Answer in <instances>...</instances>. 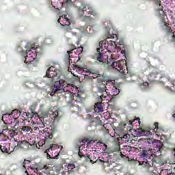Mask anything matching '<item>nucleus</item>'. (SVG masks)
Segmentation results:
<instances>
[{
  "mask_svg": "<svg viewBox=\"0 0 175 175\" xmlns=\"http://www.w3.org/2000/svg\"><path fill=\"white\" fill-rule=\"evenodd\" d=\"M117 45L116 42L109 41L104 40L99 42V48H97V53L94 55V58L98 62H102V64H106L105 60L107 58V56H103V50H106L109 53L116 52V49Z\"/></svg>",
  "mask_w": 175,
  "mask_h": 175,
  "instance_id": "nucleus-1",
  "label": "nucleus"
},
{
  "mask_svg": "<svg viewBox=\"0 0 175 175\" xmlns=\"http://www.w3.org/2000/svg\"><path fill=\"white\" fill-rule=\"evenodd\" d=\"M105 63H102L103 65L108 66H112L113 69L118 70V72H120L122 75H129L128 71V67H126V62L124 60H118L114 61L113 59H109L107 60H105Z\"/></svg>",
  "mask_w": 175,
  "mask_h": 175,
  "instance_id": "nucleus-2",
  "label": "nucleus"
},
{
  "mask_svg": "<svg viewBox=\"0 0 175 175\" xmlns=\"http://www.w3.org/2000/svg\"><path fill=\"white\" fill-rule=\"evenodd\" d=\"M42 53H43V50L41 48H36L33 45H31L30 49H27L26 50V56L24 57V62L25 64H31L35 61L36 57L38 55H42Z\"/></svg>",
  "mask_w": 175,
  "mask_h": 175,
  "instance_id": "nucleus-3",
  "label": "nucleus"
},
{
  "mask_svg": "<svg viewBox=\"0 0 175 175\" xmlns=\"http://www.w3.org/2000/svg\"><path fill=\"white\" fill-rule=\"evenodd\" d=\"M66 95H68L70 99V101L68 102L67 106L69 109H72V107H77V109H80V107L77 105V104H75L76 102L77 103H80L82 102L83 97L80 96L79 94H75L71 92L70 91L66 90Z\"/></svg>",
  "mask_w": 175,
  "mask_h": 175,
  "instance_id": "nucleus-4",
  "label": "nucleus"
},
{
  "mask_svg": "<svg viewBox=\"0 0 175 175\" xmlns=\"http://www.w3.org/2000/svg\"><path fill=\"white\" fill-rule=\"evenodd\" d=\"M65 85H66V81L64 79H60L55 82V85L50 88L48 94H50L51 96H54V95L58 94L59 91H62V88L63 91H65Z\"/></svg>",
  "mask_w": 175,
  "mask_h": 175,
  "instance_id": "nucleus-5",
  "label": "nucleus"
},
{
  "mask_svg": "<svg viewBox=\"0 0 175 175\" xmlns=\"http://www.w3.org/2000/svg\"><path fill=\"white\" fill-rule=\"evenodd\" d=\"M31 161L25 159L23 163V169H25V173L27 175H29V174H28V172H33V173H38L39 170H42V168L39 167V165L38 163L31 165Z\"/></svg>",
  "mask_w": 175,
  "mask_h": 175,
  "instance_id": "nucleus-6",
  "label": "nucleus"
},
{
  "mask_svg": "<svg viewBox=\"0 0 175 175\" xmlns=\"http://www.w3.org/2000/svg\"><path fill=\"white\" fill-rule=\"evenodd\" d=\"M106 85H107V81L104 83L100 82L96 85L98 92L101 94L100 96L101 100H109V93L107 92L109 90H107Z\"/></svg>",
  "mask_w": 175,
  "mask_h": 175,
  "instance_id": "nucleus-7",
  "label": "nucleus"
},
{
  "mask_svg": "<svg viewBox=\"0 0 175 175\" xmlns=\"http://www.w3.org/2000/svg\"><path fill=\"white\" fill-rule=\"evenodd\" d=\"M98 156L96 154H87L86 157V161L85 162H90V163H100L101 165H105V166H107V167H110V163L109 161H105V158L102 157L101 159H98Z\"/></svg>",
  "mask_w": 175,
  "mask_h": 175,
  "instance_id": "nucleus-8",
  "label": "nucleus"
},
{
  "mask_svg": "<svg viewBox=\"0 0 175 175\" xmlns=\"http://www.w3.org/2000/svg\"><path fill=\"white\" fill-rule=\"evenodd\" d=\"M140 157L144 158L145 161H143V163H146L147 166L152 167L154 166V157L152 154L148 153L147 150H142L140 152Z\"/></svg>",
  "mask_w": 175,
  "mask_h": 175,
  "instance_id": "nucleus-9",
  "label": "nucleus"
},
{
  "mask_svg": "<svg viewBox=\"0 0 175 175\" xmlns=\"http://www.w3.org/2000/svg\"><path fill=\"white\" fill-rule=\"evenodd\" d=\"M81 8L82 10H79V14L81 16H84V12H85L86 14H92V16H94V17H96V12H95V10L92 8V7L82 3L81 4Z\"/></svg>",
  "mask_w": 175,
  "mask_h": 175,
  "instance_id": "nucleus-10",
  "label": "nucleus"
},
{
  "mask_svg": "<svg viewBox=\"0 0 175 175\" xmlns=\"http://www.w3.org/2000/svg\"><path fill=\"white\" fill-rule=\"evenodd\" d=\"M54 148H60L61 150H62V148H64V147L62 146H58L56 144L51 145V147L49 149H46L44 152V153L46 154L47 159H58L59 153H57V154L55 157H53V155L51 156V155H50V154H49V152H50V150L53 151V150H54Z\"/></svg>",
  "mask_w": 175,
  "mask_h": 175,
  "instance_id": "nucleus-11",
  "label": "nucleus"
},
{
  "mask_svg": "<svg viewBox=\"0 0 175 175\" xmlns=\"http://www.w3.org/2000/svg\"><path fill=\"white\" fill-rule=\"evenodd\" d=\"M12 117L14 126H11V128L14 129L16 125H18L20 122H18V117L21 115V112L18 109H14L11 113H10Z\"/></svg>",
  "mask_w": 175,
  "mask_h": 175,
  "instance_id": "nucleus-12",
  "label": "nucleus"
},
{
  "mask_svg": "<svg viewBox=\"0 0 175 175\" xmlns=\"http://www.w3.org/2000/svg\"><path fill=\"white\" fill-rule=\"evenodd\" d=\"M57 76V71H55V67L51 66L49 67L46 72V75L44 77H47L48 79H54Z\"/></svg>",
  "mask_w": 175,
  "mask_h": 175,
  "instance_id": "nucleus-13",
  "label": "nucleus"
},
{
  "mask_svg": "<svg viewBox=\"0 0 175 175\" xmlns=\"http://www.w3.org/2000/svg\"><path fill=\"white\" fill-rule=\"evenodd\" d=\"M57 23H59L62 27L65 25H70V19L66 18V15H62L59 16Z\"/></svg>",
  "mask_w": 175,
  "mask_h": 175,
  "instance_id": "nucleus-14",
  "label": "nucleus"
},
{
  "mask_svg": "<svg viewBox=\"0 0 175 175\" xmlns=\"http://www.w3.org/2000/svg\"><path fill=\"white\" fill-rule=\"evenodd\" d=\"M1 120L3 122H7V124H11L13 125V118L12 117V115L9 113H6L3 114V116L1 118Z\"/></svg>",
  "mask_w": 175,
  "mask_h": 175,
  "instance_id": "nucleus-15",
  "label": "nucleus"
},
{
  "mask_svg": "<svg viewBox=\"0 0 175 175\" xmlns=\"http://www.w3.org/2000/svg\"><path fill=\"white\" fill-rule=\"evenodd\" d=\"M152 146L153 147V150H154V152H159V151H161L163 144H162L159 140L154 139V142H152Z\"/></svg>",
  "mask_w": 175,
  "mask_h": 175,
  "instance_id": "nucleus-16",
  "label": "nucleus"
},
{
  "mask_svg": "<svg viewBox=\"0 0 175 175\" xmlns=\"http://www.w3.org/2000/svg\"><path fill=\"white\" fill-rule=\"evenodd\" d=\"M4 125L2 126L1 129L2 132L0 133H3V137L4 139H1V140H8L9 139V137H8L6 135H5V132H9V126H8V122H4Z\"/></svg>",
  "mask_w": 175,
  "mask_h": 175,
  "instance_id": "nucleus-17",
  "label": "nucleus"
},
{
  "mask_svg": "<svg viewBox=\"0 0 175 175\" xmlns=\"http://www.w3.org/2000/svg\"><path fill=\"white\" fill-rule=\"evenodd\" d=\"M70 50L67 51V55H66V58H67V61L69 62V64H70V62H72V59H70L72 57V55H70V54H72V51H73V50H76V46L73 44H70Z\"/></svg>",
  "mask_w": 175,
  "mask_h": 175,
  "instance_id": "nucleus-18",
  "label": "nucleus"
},
{
  "mask_svg": "<svg viewBox=\"0 0 175 175\" xmlns=\"http://www.w3.org/2000/svg\"><path fill=\"white\" fill-rule=\"evenodd\" d=\"M68 174L79 172V167H75L74 164H68L67 167Z\"/></svg>",
  "mask_w": 175,
  "mask_h": 175,
  "instance_id": "nucleus-19",
  "label": "nucleus"
},
{
  "mask_svg": "<svg viewBox=\"0 0 175 175\" xmlns=\"http://www.w3.org/2000/svg\"><path fill=\"white\" fill-rule=\"evenodd\" d=\"M94 111H96V113H103V105L102 103H97L94 105Z\"/></svg>",
  "mask_w": 175,
  "mask_h": 175,
  "instance_id": "nucleus-20",
  "label": "nucleus"
},
{
  "mask_svg": "<svg viewBox=\"0 0 175 175\" xmlns=\"http://www.w3.org/2000/svg\"><path fill=\"white\" fill-rule=\"evenodd\" d=\"M168 83H171V87H168L169 90H171V91H174L175 90V80L174 79H172V78H170V77H167L165 78Z\"/></svg>",
  "mask_w": 175,
  "mask_h": 175,
  "instance_id": "nucleus-21",
  "label": "nucleus"
},
{
  "mask_svg": "<svg viewBox=\"0 0 175 175\" xmlns=\"http://www.w3.org/2000/svg\"><path fill=\"white\" fill-rule=\"evenodd\" d=\"M165 25V31L167 33V35H170V33H173V29H172V27L169 26L167 23L165 22L164 23Z\"/></svg>",
  "mask_w": 175,
  "mask_h": 175,
  "instance_id": "nucleus-22",
  "label": "nucleus"
},
{
  "mask_svg": "<svg viewBox=\"0 0 175 175\" xmlns=\"http://www.w3.org/2000/svg\"><path fill=\"white\" fill-rule=\"evenodd\" d=\"M44 136L45 137V139H44V143H46V142H47V140L49 139H53V133H50V132H47V131H44Z\"/></svg>",
  "mask_w": 175,
  "mask_h": 175,
  "instance_id": "nucleus-23",
  "label": "nucleus"
},
{
  "mask_svg": "<svg viewBox=\"0 0 175 175\" xmlns=\"http://www.w3.org/2000/svg\"><path fill=\"white\" fill-rule=\"evenodd\" d=\"M29 146H31V144L27 141H22L21 142V147L24 150H28L29 148Z\"/></svg>",
  "mask_w": 175,
  "mask_h": 175,
  "instance_id": "nucleus-24",
  "label": "nucleus"
},
{
  "mask_svg": "<svg viewBox=\"0 0 175 175\" xmlns=\"http://www.w3.org/2000/svg\"><path fill=\"white\" fill-rule=\"evenodd\" d=\"M158 75H159L158 72H150L148 75V80L155 81V79H157Z\"/></svg>",
  "mask_w": 175,
  "mask_h": 175,
  "instance_id": "nucleus-25",
  "label": "nucleus"
},
{
  "mask_svg": "<svg viewBox=\"0 0 175 175\" xmlns=\"http://www.w3.org/2000/svg\"><path fill=\"white\" fill-rule=\"evenodd\" d=\"M40 122L38 123V128H40L41 129H43V128H46V125H47V123L44 122V118H40Z\"/></svg>",
  "mask_w": 175,
  "mask_h": 175,
  "instance_id": "nucleus-26",
  "label": "nucleus"
},
{
  "mask_svg": "<svg viewBox=\"0 0 175 175\" xmlns=\"http://www.w3.org/2000/svg\"><path fill=\"white\" fill-rule=\"evenodd\" d=\"M81 142L82 143H83V144H87L88 146H90V144L95 143V141L94 139H91L90 138H84L82 139Z\"/></svg>",
  "mask_w": 175,
  "mask_h": 175,
  "instance_id": "nucleus-27",
  "label": "nucleus"
},
{
  "mask_svg": "<svg viewBox=\"0 0 175 175\" xmlns=\"http://www.w3.org/2000/svg\"><path fill=\"white\" fill-rule=\"evenodd\" d=\"M21 132H31L32 133V129L29 126H23L20 129Z\"/></svg>",
  "mask_w": 175,
  "mask_h": 175,
  "instance_id": "nucleus-28",
  "label": "nucleus"
},
{
  "mask_svg": "<svg viewBox=\"0 0 175 175\" xmlns=\"http://www.w3.org/2000/svg\"><path fill=\"white\" fill-rule=\"evenodd\" d=\"M150 85V83H148V82L146 81V82H144L143 83L140 84L139 85V87L141 88V90H148V87Z\"/></svg>",
  "mask_w": 175,
  "mask_h": 175,
  "instance_id": "nucleus-29",
  "label": "nucleus"
},
{
  "mask_svg": "<svg viewBox=\"0 0 175 175\" xmlns=\"http://www.w3.org/2000/svg\"><path fill=\"white\" fill-rule=\"evenodd\" d=\"M31 113H26V116L27 117V118H30V120H32V118H33V117H36V116H38L37 113H35L32 111V109H31Z\"/></svg>",
  "mask_w": 175,
  "mask_h": 175,
  "instance_id": "nucleus-30",
  "label": "nucleus"
},
{
  "mask_svg": "<svg viewBox=\"0 0 175 175\" xmlns=\"http://www.w3.org/2000/svg\"><path fill=\"white\" fill-rule=\"evenodd\" d=\"M73 70H76L77 72H78V73L79 75H83V72H84V68H83L82 67H79V66H75V68H73Z\"/></svg>",
  "mask_w": 175,
  "mask_h": 175,
  "instance_id": "nucleus-31",
  "label": "nucleus"
},
{
  "mask_svg": "<svg viewBox=\"0 0 175 175\" xmlns=\"http://www.w3.org/2000/svg\"><path fill=\"white\" fill-rule=\"evenodd\" d=\"M112 95H111V98H113V96H117V95H118V94H120V89L117 88H114L112 90Z\"/></svg>",
  "mask_w": 175,
  "mask_h": 175,
  "instance_id": "nucleus-32",
  "label": "nucleus"
},
{
  "mask_svg": "<svg viewBox=\"0 0 175 175\" xmlns=\"http://www.w3.org/2000/svg\"><path fill=\"white\" fill-rule=\"evenodd\" d=\"M107 39H116L117 40L118 39V35L108 33L107 36Z\"/></svg>",
  "mask_w": 175,
  "mask_h": 175,
  "instance_id": "nucleus-33",
  "label": "nucleus"
},
{
  "mask_svg": "<svg viewBox=\"0 0 175 175\" xmlns=\"http://www.w3.org/2000/svg\"><path fill=\"white\" fill-rule=\"evenodd\" d=\"M59 113L58 111H55L52 113V116L53 117V120H59Z\"/></svg>",
  "mask_w": 175,
  "mask_h": 175,
  "instance_id": "nucleus-34",
  "label": "nucleus"
},
{
  "mask_svg": "<svg viewBox=\"0 0 175 175\" xmlns=\"http://www.w3.org/2000/svg\"><path fill=\"white\" fill-rule=\"evenodd\" d=\"M78 155H79V157L80 158H84L85 161H86V160H87V155H88V154H83V152H81V151H80V150H79V151L78 152Z\"/></svg>",
  "mask_w": 175,
  "mask_h": 175,
  "instance_id": "nucleus-35",
  "label": "nucleus"
},
{
  "mask_svg": "<svg viewBox=\"0 0 175 175\" xmlns=\"http://www.w3.org/2000/svg\"><path fill=\"white\" fill-rule=\"evenodd\" d=\"M129 122H130V125H131L133 122H138V124H140V118H135L133 120H131Z\"/></svg>",
  "mask_w": 175,
  "mask_h": 175,
  "instance_id": "nucleus-36",
  "label": "nucleus"
},
{
  "mask_svg": "<svg viewBox=\"0 0 175 175\" xmlns=\"http://www.w3.org/2000/svg\"><path fill=\"white\" fill-rule=\"evenodd\" d=\"M0 150L2 152H8V148L5 146H0Z\"/></svg>",
  "mask_w": 175,
  "mask_h": 175,
  "instance_id": "nucleus-37",
  "label": "nucleus"
},
{
  "mask_svg": "<svg viewBox=\"0 0 175 175\" xmlns=\"http://www.w3.org/2000/svg\"><path fill=\"white\" fill-rule=\"evenodd\" d=\"M64 29L66 32H70L72 31V28H70V26L69 25H64Z\"/></svg>",
  "mask_w": 175,
  "mask_h": 175,
  "instance_id": "nucleus-38",
  "label": "nucleus"
},
{
  "mask_svg": "<svg viewBox=\"0 0 175 175\" xmlns=\"http://www.w3.org/2000/svg\"><path fill=\"white\" fill-rule=\"evenodd\" d=\"M8 133L10 136V137H13V136H14L16 131L14 130H11L8 131Z\"/></svg>",
  "mask_w": 175,
  "mask_h": 175,
  "instance_id": "nucleus-39",
  "label": "nucleus"
},
{
  "mask_svg": "<svg viewBox=\"0 0 175 175\" xmlns=\"http://www.w3.org/2000/svg\"><path fill=\"white\" fill-rule=\"evenodd\" d=\"M83 21H91V16H83Z\"/></svg>",
  "mask_w": 175,
  "mask_h": 175,
  "instance_id": "nucleus-40",
  "label": "nucleus"
},
{
  "mask_svg": "<svg viewBox=\"0 0 175 175\" xmlns=\"http://www.w3.org/2000/svg\"><path fill=\"white\" fill-rule=\"evenodd\" d=\"M89 72L92 75H99V71H95L94 70H90Z\"/></svg>",
  "mask_w": 175,
  "mask_h": 175,
  "instance_id": "nucleus-41",
  "label": "nucleus"
},
{
  "mask_svg": "<svg viewBox=\"0 0 175 175\" xmlns=\"http://www.w3.org/2000/svg\"><path fill=\"white\" fill-rule=\"evenodd\" d=\"M154 142H155V139H148V144H152V143H154Z\"/></svg>",
  "mask_w": 175,
  "mask_h": 175,
  "instance_id": "nucleus-42",
  "label": "nucleus"
},
{
  "mask_svg": "<svg viewBox=\"0 0 175 175\" xmlns=\"http://www.w3.org/2000/svg\"><path fill=\"white\" fill-rule=\"evenodd\" d=\"M154 129H158V128L159 126V124L158 122H154Z\"/></svg>",
  "mask_w": 175,
  "mask_h": 175,
  "instance_id": "nucleus-43",
  "label": "nucleus"
},
{
  "mask_svg": "<svg viewBox=\"0 0 175 175\" xmlns=\"http://www.w3.org/2000/svg\"><path fill=\"white\" fill-rule=\"evenodd\" d=\"M129 134H124L122 137V139H129Z\"/></svg>",
  "mask_w": 175,
  "mask_h": 175,
  "instance_id": "nucleus-44",
  "label": "nucleus"
},
{
  "mask_svg": "<svg viewBox=\"0 0 175 175\" xmlns=\"http://www.w3.org/2000/svg\"><path fill=\"white\" fill-rule=\"evenodd\" d=\"M161 0H157L156 1H155V3H156V5H157V6H161Z\"/></svg>",
  "mask_w": 175,
  "mask_h": 175,
  "instance_id": "nucleus-45",
  "label": "nucleus"
},
{
  "mask_svg": "<svg viewBox=\"0 0 175 175\" xmlns=\"http://www.w3.org/2000/svg\"><path fill=\"white\" fill-rule=\"evenodd\" d=\"M99 75H94V76H90V79H97Z\"/></svg>",
  "mask_w": 175,
  "mask_h": 175,
  "instance_id": "nucleus-46",
  "label": "nucleus"
},
{
  "mask_svg": "<svg viewBox=\"0 0 175 175\" xmlns=\"http://www.w3.org/2000/svg\"><path fill=\"white\" fill-rule=\"evenodd\" d=\"M76 44H77V46H79L80 44V40L77 41Z\"/></svg>",
  "mask_w": 175,
  "mask_h": 175,
  "instance_id": "nucleus-47",
  "label": "nucleus"
},
{
  "mask_svg": "<svg viewBox=\"0 0 175 175\" xmlns=\"http://www.w3.org/2000/svg\"><path fill=\"white\" fill-rule=\"evenodd\" d=\"M34 131H38L39 129V126L38 127H34Z\"/></svg>",
  "mask_w": 175,
  "mask_h": 175,
  "instance_id": "nucleus-48",
  "label": "nucleus"
},
{
  "mask_svg": "<svg viewBox=\"0 0 175 175\" xmlns=\"http://www.w3.org/2000/svg\"><path fill=\"white\" fill-rule=\"evenodd\" d=\"M2 137H3V133H0V139H2Z\"/></svg>",
  "mask_w": 175,
  "mask_h": 175,
  "instance_id": "nucleus-49",
  "label": "nucleus"
},
{
  "mask_svg": "<svg viewBox=\"0 0 175 175\" xmlns=\"http://www.w3.org/2000/svg\"><path fill=\"white\" fill-rule=\"evenodd\" d=\"M141 133H146V131L145 130H141Z\"/></svg>",
  "mask_w": 175,
  "mask_h": 175,
  "instance_id": "nucleus-50",
  "label": "nucleus"
},
{
  "mask_svg": "<svg viewBox=\"0 0 175 175\" xmlns=\"http://www.w3.org/2000/svg\"><path fill=\"white\" fill-rule=\"evenodd\" d=\"M68 72H71V73L73 74V72L70 70V67H68Z\"/></svg>",
  "mask_w": 175,
  "mask_h": 175,
  "instance_id": "nucleus-51",
  "label": "nucleus"
},
{
  "mask_svg": "<svg viewBox=\"0 0 175 175\" xmlns=\"http://www.w3.org/2000/svg\"><path fill=\"white\" fill-rule=\"evenodd\" d=\"M122 54H125V51H121Z\"/></svg>",
  "mask_w": 175,
  "mask_h": 175,
  "instance_id": "nucleus-52",
  "label": "nucleus"
},
{
  "mask_svg": "<svg viewBox=\"0 0 175 175\" xmlns=\"http://www.w3.org/2000/svg\"><path fill=\"white\" fill-rule=\"evenodd\" d=\"M130 76H131V77H132V76H136V75H135V74H130Z\"/></svg>",
  "mask_w": 175,
  "mask_h": 175,
  "instance_id": "nucleus-53",
  "label": "nucleus"
},
{
  "mask_svg": "<svg viewBox=\"0 0 175 175\" xmlns=\"http://www.w3.org/2000/svg\"><path fill=\"white\" fill-rule=\"evenodd\" d=\"M43 169H47V165H44Z\"/></svg>",
  "mask_w": 175,
  "mask_h": 175,
  "instance_id": "nucleus-54",
  "label": "nucleus"
},
{
  "mask_svg": "<svg viewBox=\"0 0 175 175\" xmlns=\"http://www.w3.org/2000/svg\"><path fill=\"white\" fill-rule=\"evenodd\" d=\"M104 147H105L107 148V145H106V144H104Z\"/></svg>",
  "mask_w": 175,
  "mask_h": 175,
  "instance_id": "nucleus-55",
  "label": "nucleus"
},
{
  "mask_svg": "<svg viewBox=\"0 0 175 175\" xmlns=\"http://www.w3.org/2000/svg\"><path fill=\"white\" fill-rule=\"evenodd\" d=\"M147 135H150V131H147Z\"/></svg>",
  "mask_w": 175,
  "mask_h": 175,
  "instance_id": "nucleus-56",
  "label": "nucleus"
},
{
  "mask_svg": "<svg viewBox=\"0 0 175 175\" xmlns=\"http://www.w3.org/2000/svg\"><path fill=\"white\" fill-rule=\"evenodd\" d=\"M148 151H152V149H148Z\"/></svg>",
  "mask_w": 175,
  "mask_h": 175,
  "instance_id": "nucleus-57",
  "label": "nucleus"
},
{
  "mask_svg": "<svg viewBox=\"0 0 175 175\" xmlns=\"http://www.w3.org/2000/svg\"><path fill=\"white\" fill-rule=\"evenodd\" d=\"M121 157H124V154H121Z\"/></svg>",
  "mask_w": 175,
  "mask_h": 175,
  "instance_id": "nucleus-58",
  "label": "nucleus"
},
{
  "mask_svg": "<svg viewBox=\"0 0 175 175\" xmlns=\"http://www.w3.org/2000/svg\"><path fill=\"white\" fill-rule=\"evenodd\" d=\"M174 151H175V148H174Z\"/></svg>",
  "mask_w": 175,
  "mask_h": 175,
  "instance_id": "nucleus-59",
  "label": "nucleus"
}]
</instances>
